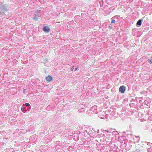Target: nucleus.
<instances>
[{
    "instance_id": "6e6552de",
    "label": "nucleus",
    "mask_w": 152,
    "mask_h": 152,
    "mask_svg": "<svg viewBox=\"0 0 152 152\" xmlns=\"http://www.w3.org/2000/svg\"><path fill=\"white\" fill-rule=\"evenodd\" d=\"M134 152H142V151L139 149H137Z\"/></svg>"
},
{
    "instance_id": "9b49d317",
    "label": "nucleus",
    "mask_w": 152,
    "mask_h": 152,
    "mask_svg": "<svg viewBox=\"0 0 152 152\" xmlns=\"http://www.w3.org/2000/svg\"><path fill=\"white\" fill-rule=\"evenodd\" d=\"M152 146H151L150 145H148V146L147 147V148H149L150 147H152Z\"/></svg>"
},
{
    "instance_id": "4be33fe9",
    "label": "nucleus",
    "mask_w": 152,
    "mask_h": 152,
    "mask_svg": "<svg viewBox=\"0 0 152 152\" xmlns=\"http://www.w3.org/2000/svg\"><path fill=\"white\" fill-rule=\"evenodd\" d=\"M151 130L152 131V129H151Z\"/></svg>"
},
{
    "instance_id": "aec40b11",
    "label": "nucleus",
    "mask_w": 152,
    "mask_h": 152,
    "mask_svg": "<svg viewBox=\"0 0 152 152\" xmlns=\"http://www.w3.org/2000/svg\"><path fill=\"white\" fill-rule=\"evenodd\" d=\"M40 152H41V151H40Z\"/></svg>"
},
{
    "instance_id": "6ab92c4d",
    "label": "nucleus",
    "mask_w": 152,
    "mask_h": 152,
    "mask_svg": "<svg viewBox=\"0 0 152 152\" xmlns=\"http://www.w3.org/2000/svg\"><path fill=\"white\" fill-rule=\"evenodd\" d=\"M113 132V133H115V132Z\"/></svg>"
},
{
    "instance_id": "2eb2a0df",
    "label": "nucleus",
    "mask_w": 152,
    "mask_h": 152,
    "mask_svg": "<svg viewBox=\"0 0 152 152\" xmlns=\"http://www.w3.org/2000/svg\"><path fill=\"white\" fill-rule=\"evenodd\" d=\"M73 69H74V68L73 67H72V68L71 69V70H73Z\"/></svg>"
},
{
    "instance_id": "9d476101",
    "label": "nucleus",
    "mask_w": 152,
    "mask_h": 152,
    "mask_svg": "<svg viewBox=\"0 0 152 152\" xmlns=\"http://www.w3.org/2000/svg\"><path fill=\"white\" fill-rule=\"evenodd\" d=\"M44 87L43 86H41V85H40L39 86V88H38V89H42V88H43Z\"/></svg>"
},
{
    "instance_id": "1a4fd4ad",
    "label": "nucleus",
    "mask_w": 152,
    "mask_h": 152,
    "mask_svg": "<svg viewBox=\"0 0 152 152\" xmlns=\"http://www.w3.org/2000/svg\"><path fill=\"white\" fill-rule=\"evenodd\" d=\"M113 18H112L111 19V20H112V21H111V23H115V20L114 19H113Z\"/></svg>"
},
{
    "instance_id": "4468645a",
    "label": "nucleus",
    "mask_w": 152,
    "mask_h": 152,
    "mask_svg": "<svg viewBox=\"0 0 152 152\" xmlns=\"http://www.w3.org/2000/svg\"><path fill=\"white\" fill-rule=\"evenodd\" d=\"M78 68V67L75 68V70H74V71H76L77 70V69Z\"/></svg>"
},
{
    "instance_id": "7ed1b4c3",
    "label": "nucleus",
    "mask_w": 152,
    "mask_h": 152,
    "mask_svg": "<svg viewBox=\"0 0 152 152\" xmlns=\"http://www.w3.org/2000/svg\"><path fill=\"white\" fill-rule=\"evenodd\" d=\"M142 21L143 20L141 19L137 21L136 23V26L137 27H139L141 26Z\"/></svg>"
},
{
    "instance_id": "ddd939ff",
    "label": "nucleus",
    "mask_w": 152,
    "mask_h": 152,
    "mask_svg": "<svg viewBox=\"0 0 152 152\" xmlns=\"http://www.w3.org/2000/svg\"><path fill=\"white\" fill-rule=\"evenodd\" d=\"M109 29L112 28V26H110L109 27Z\"/></svg>"
},
{
    "instance_id": "f3484780",
    "label": "nucleus",
    "mask_w": 152,
    "mask_h": 152,
    "mask_svg": "<svg viewBox=\"0 0 152 152\" xmlns=\"http://www.w3.org/2000/svg\"><path fill=\"white\" fill-rule=\"evenodd\" d=\"M105 131H106L107 132H109L108 131V130H105Z\"/></svg>"
},
{
    "instance_id": "f03ea898",
    "label": "nucleus",
    "mask_w": 152,
    "mask_h": 152,
    "mask_svg": "<svg viewBox=\"0 0 152 152\" xmlns=\"http://www.w3.org/2000/svg\"><path fill=\"white\" fill-rule=\"evenodd\" d=\"M126 89V88L124 86H122L119 87V91L121 93H124Z\"/></svg>"
},
{
    "instance_id": "0eeeda50",
    "label": "nucleus",
    "mask_w": 152,
    "mask_h": 152,
    "mask_svg": "<svg viewBox=\"0 0 152 152\" xmlns=\"http://www.w3.org/2000/svg\"><path fill=\"white\" fill-rule=\"evenodd\" d=\"M148 63L150 64H152V57L150 58V59H148Z\"/></svg>"
},
{
    "instance_id": "423d86ee",
    "label": "nucleus",
    "mask_w": 152,
    "mask_h": 152,
    "mask_svg": "<svg viewBox=\"0 0 152 152\" xmlns=\"http://www.w3.org/2000/svg\"><path fill=\"white\" fill-rule=\"evenodd\" d=\"M147 150L148 152H152V147H150L149 148H147Z\"/></svg>"
},
{
    "instance_id": "412c9836",
    "label": "nucleus",
    "mask_w": 152,
    "mask_h": 152,
    "mask_svg": "<svg viewBox=\"0 0 152 152\" xmlns=\"http://www.w3.org/2000/svg\"><path fill=\"white\" fill-rule=\"evenodd\" d=\"M34 20H35V18H34Z\"/></svg>"
},
{
    "instance_id": "39448f33",
    "label": "nucleus",
    "mask_w": 152,
    "mask_h": 152,
    "mask_svg": "<svg viewBox=\"0 0 152 152\" xmlns=\"http://www.w3.org/2000/svg\"><path fill=\"white\" fill-rule=\"evenodd\" d=\"M135 137L136 139V141H135V142H138L139 141L140 138L139 136H135Z\"/></svg>"
},
{
    "instance_id": "f8f14e48",
    "label": "nucleus",
    "mask_w": 152,
    "mask_h": 152,
    "mask_svg": "<svg viewBox=\"0 0 152 152\" xmlns=\"http://www.w3.org/2000/svg\"><path fill=\"white\" fill-rule=\"evenodd\" d=\"M25 105L26 106H29L30 105V104L28 103H26Z\"/></svg>"
},
{
    "instance_id": "dca6fc26",
    "label": "nucleus",
    "mask_w": 152,
    "mask_h": 152,
    "mask_svg": "<svg viewBox=\"0 0 152 152\" xmlns=\"http://www.w3.org/2000/svg\"><path fill=\"white\" fill-rule=\"evenodd\" d=\"M23 108H21V110H22L23 111H24V110L23 109Z\"/></svg>"
},
{
    "instance_id": "20e7f679",
    "label": "nucleus",
    "mask_w": 152,
    "mask_h": 152,
    "mask_svg": "<svg viewBox=\"0 0 152 152\" xmlns=\"http://www.w3.org/2000/svg\"><path fill=\"white\" fill-rule=\"evenodd\" d=\"M46 79L47 81L50 82L52 80L53 77H52L49 75L46 77Z\"/></svg>"
},
{
    "instance_id": "f257e3e1",
    "label": "nucleus",
    "mask_w": 152,
    "mask_h": 152,
    "mask_svg": "<svg viewBox=\"0 0 152 152\" xmlns=\"http://www.w3.org/2000/svg\"><path fill=\"white\" fill-rule=\"evenodd\" d=\"M42 29L46 33L49 32L50 30V27L48 26H43L42 27Z\"/></svg>"
},
{
    "instance_id": "a211bd4d",
    "label": "nucleus",
    "mask_w": 152,
    "mask_h": 152,
    "mask_svg": "<svg viewBox=\"0 0 152 152\" xmlns=\"http://www.w3.org/2000/svg\"><path fill=\"white\" fill-rule=\"evenodd\" d=\"M40 11V10H39V11H38V12H39H39Z\"/></svg>"
}]
</instances>
